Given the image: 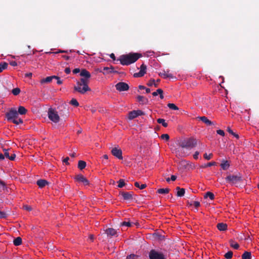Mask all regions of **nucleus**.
Segmentation results:
<instances>
[{"instance_id": "53", "label": "nucleus", "mask_w": 259, "mask_h": 259, "mask_svg": "<svg viewBox=\"0 0 259 259\" xmlns=\"http://www.w3.org/2000/svg\"><path fill=\"white\" fill-rule=\"evenodd\" d=\"M215 162H209L208 163H207L206 165H205L204 166V167H206V166H211L212 165H213L215 164Z\"/></svg>"}, {"instance_id": "59", "label": "nucleus", "mask_w": 259, "mask_h": 259, "mask_svg": "<svg viewBox=\"0 0 259 259\" xmlns=\"http://www.w3.org/2000/svg\"><path fill=\"white\" fill-rule=\"evenodd\" d=\"M0 185L2 186L3 187V188L4 189L5 187V185H5V183L4 182L1 181L0 182Z\"/></svg>"}, {"instance_id": "34", "label": "nucleus", "mask_w": 259, "mask_h": 259, "mask_svg": "<svg viewBox=\"0 0 259 259\" xmlns=\"http://www.w3.org/2000/svg\"><path fill=\"white\" fill-rule=\"evenodd\" d=\"M227 131L228 132L231 134V135H232L233 136H234L235 138H236L237 139H238L239 138V135L233 132V131L229 127L227 129Z\"/></svg>"}, {"instance_id": "47", "label": "nucleus", "mask_w": 259, "mask_h": 259, "mask_svg": "<svg viewBox=\"0 0 259 259\" xmlns=\"http://www.w3.org/2000/svg\"><path fill=\"white\" fill-rule=\"evenodd\" d=\"M199 152L196 151L193 155V157L195 159H197L198 158V155H199Z\"/></svg>"}, {"instance_id": "3", "label": "nucleus", "mask_w": 259, "mask_h": 259, "mask_svg": "<svg viewBox=\"0 0 259 259\" xmlns=\"http://www.w3.org/2000/svg\"><path fill=\"white\" fill-rule=\"evenodd\" d=\"M142 57L139 53H129L126 55H123L120 56L118 59L121 64L123 65H128L135 62L139 58Z\"/></svg>"}, {"instance_id": "4", "label": "nucleus", "mask_w": 259, "mask_h": 259, "mask_svg": "<svg viewBox=\"0 0 259 259\" xmlns=\"http://www.w3.org/2000/svg\"><path fill=\"white\" fill-rule=\"evenodd\" d=\"M8 121L18 125L23 123L22 119L18 117V113L15 108H11L9 112L6 114Z\"/></svg>"}, {"instance_id": "7", "label": "nucleus", "mask_w": 259, "mask_h": 259, "mask_svg": "<svg viewBox=\"0 0 259 259\" xmlns=\"http://www.w3.org/2000/svg\"><path fill=\"white\" fill-rule=\"evenodd\" d=\"M74 179L78 182L82 183L84 186L90 185V183L88 180L82 175H76Z\"/></svg>"}, {"instance_id": "45", "label": "nucleus", "mask_w": 259, "mask_h": 259, "mask_svg": "<svg viewBox=\"0 0 259 259\" xmlns=\"http://www.w3.org/2000/svg\"><path fill=\"white\" fill-rule=\"evenodd\" d=\"M113 69V67L109 68V67H105L103 68L104 70L108 71V72H112Z\"/></svg>"}, {"instance_id": "9", "label": "nucleus", "mask_w": 259, "mask_h": 259, "mask_svg": "<svg viewBox=\"0 0 259 259\" xmlns=\"http://www.w3.org/2000/svg\"><path fill=\"white\" fill-rule=\"evenodd\" d=\"M117 90L119 92L127 91L129 89L128 85L123 82H120L115 85Z\"/></svg>"}, {"instance_id": "1", "label": "nucleus", "mask_w": 259, "mask_h": 259, "mask_svg": "<svg viewBox=\"0 0 259 259\" xmlns=\"http://www.w3.org/2000/svg\"><path fill=\"white\" fill-rule=\"evenodd\" d=\"M196 145V140L193 138L182 140L179 142V147L176 149L174 152L177 157H186L190 154V150L195 147Z\"/></svg>"}, {"instance_id": "22", "label": "nucleus", "mask_w": 259, "mask_h": 259, "mask_svg": "<svg viewBox=\"0 0 259 259\" xmlns=\"http://www.w3.org/2000/svg\"><path fill=\"white\" fill-rule=\"evenodd\" d=\"M86 166V162L82 160H79L78 163V167L82 170Z\"/></svg>"}, {"instance_id": "27", "label": "nucleus", "mask_w": 259, "mask_h": 259, "mask_svg": "<svg viewBox=\"0 0 259 259\" xmlns=\"http://www.w3.org/2000/svg\"><path fill=\"white\" fill-rule=\"evenodd\" d=\"M8 63L6 62H2L0 63V73L2 72L4 69H6L8 67Z\"/></svg>"}, {"instance_id": "19", "label": "nucleus", "mask_w": 259, "mask_h": 259, "mask_svg": "<svg viewBox=\"0 0 259 259\" xmlns=\"http://www.w3.org/2000/svg\"><path fill=\"white\" fill-rule=\"evenodd\" d=\"M56 77V76H48L46 77V78L42 79L40 82L41 83H45V82H50L53 78H55Z\"/></svg>"}, {"instance_id": "29", "label": "nucleus", "mask_w": 259, "mask_h": 259, "mask_svg": "<svg viewBox=\"0 0 259 259\" xmlns=\"http://www.w3.org/2000/svg\"><path fill=\"white\" fill-rule=\"evenodd\" d=\"M157 122L158 123L161 124L165 127H167L168 125L167 123L165 122L164 119L158 118L157 119Z\"/></svg>"}, {"instance_id": "6", "label": "nucleus", "mask_w": 259, "mask_h": 259, "mask_svg": "<svg viewBox=\"0 0 259 259\" xmlns=\"http://www.w3.org/2000/svg\"><path fill=\"white\" fill-rule=\"evenodd\" d=\"M48 114L49 118L54 123H58L59 121L60 117L56 111L52 109H49Z\"/></svg>"}, {"instance_id": "15", "label": "nucleus", "mask_w": 259, "mask_h": 259, "mask_svg": "<svg viewBox=\"0 0 259 259\" xmlns=\"http://www.w3.org/2000/svg\"><path fill=\"white\" fill-rule=\"evenodd\" d=\"M198 119L201 120L203 122L206 124L207 125H211L213 124V122L209 120L205 116H201L198 117Z\"/></svg>"}, {"instance_id": "55", "label": "nucleus", "mask_w": 259, "mask_h": 259, "mask_svg": "<svg viewBox=\"0 0 259 259\" xmlns=\"http://www.w3.org/2000/svg\"><path fill=\"white\" fill-rule=\"evenodd\" d=\"M136 112L137 114V116L143 114V112L142 111H141V110H136Z\"/></svg>"}, {"instance_id": "28", "label": "nucleus", "mask_w": 259, "mask_h": 259, "mask_svg": "<svg viewBox=\"0 0 259 259\" xmlns=\"http://www.w3.org/2000/svg\"><path fill=\"white\" fill-rule=\"evenodd\" d=\"M169 191V189L168 188L165 189H159L157 190V192L159 194H167Z\"/></svg>"}, {"instance_id": "5", "label": "nucleus", "mask_w": 259, "mask_h": 259, "mask_svg": "<svg viewBox=\"0 0 259 259\" xmlns=\"http://www.w3.org/2000/svg\"><path fill=\"white\" fill-rule=\"evenodd\" d=\"M226 180L227 182L234 185L237 184L239 182H241L242 179L241 176L239 175H228L226 178Z\"/></svg>"}, {"instance_id": "40", "label": "nucleus", "mask_w": 259, "mask_h": 259, "mask_svg": "<svg viewBox=\"0 0 259 259\" xmlns=\"http://www.w3.org/2000/svg\"><path fill=\"white\" fill-rule=\"evenodd\" d=\"M161 138L163 140H165L166 141H168L169 139V137L168 134H162L161 136Z\"/></svg>"}, {"instance_id": "39", "label": "nucleus", "mask_w": 259, "mask_h": 259, "mask_svg": "<svg viewBox=\"0 0 259 259\" xmlns=\"http://www.w3.org/2000/svg\"><path fill=\"white\" fill-rule=\"evenodd\" d=\"M124 181L123 179H120L118 181V187L119 188H122L125 185Z\"/></svg>"}, {"instance_id": "26", "label": "nucleus", "mask_w": 259, "mask_h": 259, "mask_svg": "<svg viewBox=\"0 0 259 259\" xmlns=\"http://www.w3.org/2000/svg\"><path fill=\"white\" fill-rule=\"evenodd\" d=\"M221 166L223 169L226 170L229 168V164L227 161H224L221 163Z\"/></svg>"}, {"instance_id": "36", "label": "nucleus", "mask_w": 259, "mask_h": 259, "mask_svg": "<svg viewBox=\"0 0 259 259\" xmlns=\"http://www.w3.org/2000/svg\"><path fill=\"white\" fill-rule=\"evenodd\" d=\"M70 104L75 107H77L79 105V103L75 99H72L70 101Z\"/></svg>"}, {"instance_id": "44", "label": "nucleus", "mask_w": 259, "mask_h": 259, "mask_svg": "<svg viewBox=\"0 0 259 259\" xmlns=\"http://www.w3.org/2000/svg\"><path fill=\"white\" fill-rule=\"evenodd\" d=\"M121 225L130 227L131 226V223L129 222H123L121 223Z\"/></svg>"}, {"instance_id": "8", "label": "nucleus", "mask_w": 259, "mask_h": 259, "mask_svg": "<svg viewBox=\"0 0 259 259\" xmlns=\"http://www.w3.org/2000/svg\"><path fill=\"white\" fill-rule=\"evenodd\" d=\"M4 157H6L7 158L11 160H14L16 157V155L13 151L10 149H4Z\"/></svg>"}, {"instance_id": "63", "label": "nucleus", "mask_w": 259, "mask_h": 259, "mask_svg": "<svg viewBox=\"0 0 259 259\" xmlns=\"http://www.w3.org/2000/svg\"><path fill=\"white\" fill-rule=\"evenodd\" d=\"M158 94H158V92H157V90L156 91V92H154L152 93V95L153 96H157Z\"/></svg>"}, {"instance_id": "49", "label": "nucleus", "mask_w": 259, "mask_h": 259, "mask_svg": "<svg viewBox=\"0 0 259 259\" xmlns=\"http://www.w3.org/2000/svg\"><path fill=\"white\" fill-rule=\"evenodd\" d=\"M193 204L196 208L200 206V203L198 201H194Z\"/></svg>"}, {"instance_id": "20", "label": "nucleus", "mask_w": 259, "mask_h": 259, "mask_svg": "<svg viewBox=\"0 0 259 259\" xmlns=\"http://www.w3.org/2000/svg\"><path fill=\"white\" fill-rule=\"evenodd\" d=\"M137 117V114L136 110L132 111L128 113V118L130 120Z\"/></svg>"}, {"instance_id": "31", "label": "nucleus", "mask_w": 259, "mask_h": 259, "mask_svg": "<svg viewBox=\"0 0 259 259\" xmlns=\"http://www.w3.org/2000/svg\"><path fill=\"white\" fill-rule=\"evenodd\" d=\"M167 106L172 110H179V108L173 103H168L167 104Z\"/></svg>"}, {"instance_id": "30", "label": "nucleus", "mask_w": 259, "mask_h": 259, "mask_svg": "<svg viewBox=\"0 0 259 259\" xmlns=\"http://www.w3.org/2000/svg\"><path fill=\"white\" fill-rule=\"evenodd\" d=\"M159 75L164 78H166L167 77H172V76L171 74H167L165 71L160 72L159 73Z\"/></svg>"}, {"instance_id": "41", "label": "nucleus", "mask_w": 259, "mask_h": 259, "mask_svg": "<svg viewBox=\"0 0 259 259\" xmlns=\"http://www.w3.org/2000/svg\"><path fill=\"white\" fill-rule=\"evenodd\" d=\"M147 85L148 86H150V87L152 86L153 85H154L155 87L157 86V84L155 83V80H150L147 83Z\"/></svg>"}, {"instance_id": "51", "label": "nucleus", "mask_w": 259, "mask_h": 259, "mask_svg": "<svg viewBox=\"0 0 259 259\" xmlns=\"http://www.w3.org/2000/svg\"><path fill=\"white\" fill-rule=\"evenodd\" d=\"M6 216V214L5 213L0 211V218H5Z\"/></svg>"}, {"instance_id": "42", "label": "nucleus", "mask_w": 259, "mask_h": 259, "mask_svg": "<svg viewBox=\"0 0 259 259\" xmlns=\"http://www.w3.org/2000/svg\"><path fill=\"white\" fill-rule=\"evenodd\" d=\"M212 156V154L211 153L209 154V155H207V153H205L204 154V158L207 160H209L211 158Z\"/></svg>"}, {"instance_id": "64", "label": "nucleus", "mask_w": 259, "mask_h": 259, "mask_svg": "<svg viewBox=\"0 0 259 259\" xmlns=\"http://www.w3.org/2000/svg\"><path fill=\"white\" fill-rule=\"evenodd\" d=\"M139 88L140 90H144V89H146V88H145L144 86H143V85H139Z\"/></svg>"}, {"instance_id": "33", "label": "nucleus", "mask_w": 259, "mask_h": 259, "mask_svg": "<svg viewBox=\"0 0 259 259\" xmlns=\"http://www.w3.org/2000/svg\"><path fill=\"white\" fill-rule=\"evenodd\" d=\"M20 90L19 88H18L14 89L12 91V93L15 96L18 95L20 93Z\"/></svg>"}, {"instance_id": "46", "label": "nucleus", "mask_w": 259, "mask_h": 259, "mask_svg": "<svg viewBox=\"0 0 259 259\" xmlns=\"http://www.w3.org/2000/svg\"><path fill=\"white\" fill-rule=\"evenodd\" d=\"M217 133L218 134L220 135H221L222 136H225V133H224V132L223 130H217Z\"/></svg>"}, {"instance_id": "50", "label": "nucleus", "mask_w": 259, "mask_h": 259, "mask_svg": "<svg viewBox=\"0 0 259 259\" xmlns=\"http://www.w3.org/2000/svg\"><path fill=\"white\" fill-rule=\"evenodd\" d=\"M23 207L25 209L28 210V211H30L32 209L31 207L28 205H25L23 206Z\"/></svg>"}, {"instance_id": "16", "label": "nucleus", "mask_w": 259, "mask_h": 259, "mask_svg": "<svg viewBox=\"0 0 259 259\" xmlns=\"http://www.w3.org/2000/svg\"><path fill=\"white\" fill-rule=\"evenodd\" d=\"M217 227L220 231H224L227 229V225L225 223H220L218 224Z\"/></svg>"}, {"instance_id": "17", "label": "nucleus", "mask_w": 259, "mask_h": 259, "mask_svg": "<svg viewBox=\"0 0 259 259\" xmlns=\"http://www.w3.org/2000/svg\"><path fill=\"white\" fill-rule=\"evenodd\" d=\"M36 184L40 188H42L48 185L49 183L45 180L40 179L37 181Z\"/></svg>"}, {"instance_id": "57", "label": "nucleus", "mask_w": 259, "mask_h": 259, "mask_svg": "<svg viewBox=\"0 0 259 259\" xmlns=\"http://www.w3.org/2000/svg\"><path fill=\"white\" fill-rule=\"evenodd\" d=\"M177 179V177L176 176H174V175H172L171 176V178H170V179L171 180H172V181H174L176 180Z\"/></svg>"}, {"instance_id": "2", "label": "nucleus", "mask_w": 259, "mask_h": 259, "mask_svg": "<svg viewBox=\"0 0 259 259\" xmlns=\"http://www.w3.org/2000/svg\"><path fill=\"white\" fill-rule=\"evenodd\" d=\"M80 75L82 78L79 81L76 82V84L74 86V89L78 93L84 94L87 91H91V89L88 86V83L91 75L86 69H82L81 70Z\"/></svg>"}, {"instance_id": "43", "label": "nucleus", "mask_w": 259, "mask_h": 259, "mask_svg": "<svg viewBox=\"0 0 259 259\" xmlns=\"http://www.w3.org/2000/svg\"><path fill=\"white\" fill-rule=\"evenodd\" d=\"M157 92H158V94L160 95V98L161 99H162L164 98L163 95V91L161 89H158L157 90Z\"/></svg>"}, {"instance_id": "56", "label": "nucleus", "mask_w": 259, "mask_h": 259, "mask_svg": "<svg viewBox=\"0 0 259 259\" xmlns=\"http://www.w3.org/2000/svg\"><path fill=\"white\" fill-rule=\"evenodd\" d=\"M10 64L13 66H16L17 65V63L15 62V61H12L11 63H10Z\"/></svg>"}, {"instance_id": "10", "label": "nucleus", "mask_w": 259, "mask_h": 259, "mask_svg": "<svg viewBox=\"0 0 259 259\" xmlns=\"http://www.w3.org/2000/svg\"><path fill=\"white\" fill-rule=\"evenodd\" d=\"M150 259H164L162 253H159L155 250H151L149 253Z\"/></svg>"}, {"instance_id": "25", "label": "nucleus", "mask_w": 259, "mask_h": 259, "mask_svg": "<svg viewBox=\"0 0 259 259\" xmlns=\"http://www.w3.org/2000/svg\"><path fill=\"white\" fill-rule=\"evenodd\" d=\"M139 102H141L143 104L146 103L148 102V100L142 96H139L137 97Z\"/></svg>"}, {"instance_id": "38", "label": "nucleus", "mask_w": 259, "mask_h": 259, "mask_svg": "<svg viewBox=\"0 0 259 259\" xmlns=\"http://www.w3.org/2000/svg\"><path fill=\"white\" fill-rule=\"evenodd\" d=\"M232 255H233V252L231 251H228V252H227L225 254V257L227 258V259H230L232 258Z\"/></svg>"}, {"instance_id": "62", "label": "nucleus", "mask_w": 259, "mask_h": 259, "mask_svg": "<svg viewBox=\"0 0 259 259\" xmlns=\"http://www.w3.org/2000/svg\"><path fill=\"white\" fill-rule=\"evenodd\" d=\"M5 157L4 154L0 153V160H3L4 159Z\"/></svg>"}, {"instance_id": "23", "label": "nucleus", "mask_w": 259, "mask_h": 259, "mask_svg": "<svg viewBox=\"0 0 259 259\" xmlns=\"http://www.w3.org/2000/svg\"><path fill=\"white\" fill-rule=\"evenodd\" d=\"M14 244L16 246L20 245L22 243V239L20 237L15 238L13 241Z\"/></svg>"}, {"instance_id": "48", "label": "nucleus", "mask_w": 259, "mask_h": 259, "mask_svg": "<svg viewBox=\"0 0 259 259\" xmlns=\"http://www.w3.org/2000/svg\"><path fill=\"white\" fill-rule=\"evenodd\" d=\"M55 79L57 80V83L58 84H61L62 83V81L60 80V78L57 76H56V77H55Z\"/></svg>"}, {"instance_id": "32", "label": "nucleus", "mask_w": 259, "mask_h": 259, "mask_svg": "<svg viewBox=\"0 0 259 259\" xmlns=\"http://www.w3.org/2000/svg\"><path fill=\"white\" fill-rule=\"evenodd\" d=\"M209 197L211 200H213V199H214V196L213 194V193H212L211 192H207L206 193V194H205V195L204 197H205V198H207V197Z\"/></svg>"}, {"instance_id": "13", "label": "nucleus", "mask_w": 259, "mask_h": 259, "mask_svg": "<svg viewBox=\"0 0 259 259\" xmlns=\"http://www.w3.org/2000/svg\"><path fill=\"white\" fill-rule=\"evenodd\" d=\"M104 231L107 235L110 237L115 236L117 233L116 230L113 228H108Z\"/></svg>"}, {"instance_id": "58", "label": "nucleus", "mask_w": 259, "mask_h": 259, "mask_svg": "<svg viewBox=\"0 0 259 259\" xmlns=\"http://www.w3.org/2000/svg\"><path fill=\"white\" fill-rule=\"evenodd\" d=\"M69 159V157H66V158L63 160V162H65V163H66L67 164H68V161Z\"/></svg>"}, {"instance_id": "37", "label": "nucleus", "mask_w": 259, "mask_h": 259, "mask_svg": "<svg viewBox=\"0 0 259 259\" xmlns=\"http://www.w3.org/2000/svg\"><path fill=\"white\" fill-rule=\"evenodd\" d=\"M230 245L231 247H233L235 249H238L239 247V245L238 243H234V242L233 241H230Z\"/></svg>"}, {"instance_id": "14", "label": "nucleus", "mask_w": 259, "mask_h": 259, "mask_svg": "<svg viewBox=\"0 0 259 259\" xmlns=\"http://www.w3.org/2000/svg\"><path fill=\"white\" fill-rule=\"evenodd\" d=\"M120 194L125 200H130L133 198L132 194L131 193L122 192L120 193Z\"/></svg>"}, {"instance_id": "18", "label": "nucleus", "mask_w": 259, "mask_h": 259, "mask_svg": "<svg viewBox=\"0 0 259 259\" xmlns=\"http://www.w3.org/2000/svg\"><path fill=\"white\" fill-rule=\"evenodd\" d=\"M176 189L177 191V195L179 197H182L184 195L185 193V190L183 188H180V187H177Z\"/></svg>"}, {"instance_id": "11", "label": "nucleus", "mask_w": 259, "mask_h": 259, "mask_svg": "<svg viewBox=\"0 0 259 259\" xmlns=\"http://www.w3.org/2000/svg\"><path fill=\"white\" fill-rule=\"evenodd\" d=\"M146 69H147L146 66L145 64H142L141 67H140V71L139 72H138V73H134V76L135 77H142L146 73Z\"/></svg>"}, {"instance_id": "24", "label": "nucleus", "mask_w": 259, "mask_h": 259, "mask_svg": "<svg viewBox=\"0 0 259 259\" xmlns=\"http://www.w3.org/2000/svg\"><path fill=\"white\" fill-rule=\"evenodd\" d=\"M27 112V110L23 106H20L18 108V114H20L21 115L25 114Z\"/></svg>"}, {"instance_id": "54", "label": "nucleus", "mask_w": 259, "mask_h": 259, "mask_svg": "<svg viewBox=\"0 0 259 259\" xmlns=\"http://www.w3.org/2000/svg\"><path fill=\"white\" fill-rule=\"evenodd\" d=\"M65 72L67 74H69L71 72L70 69L69 68H66L65 69Z\"/></svg>"}, {"instance_id": "61", "label": "nucleus", "mask_w": 259, "mask_h": 259, "mask_svg": "<svg viewBox=\"0 0 259 259\" xmlns=\"http://www.w3.org/2000/svg\"><path fill=\"white\" fill-rule=\"evenodd\" d=\"M135 257V255H130L129 256H127L126 257V259H131L132 257L134 258Z\"/></svg>"}, {"instance_id": "60", "label": "nucleus", "mask_w": 259, "mask_h": 259, "mask_svg": "<svg viewBox=\"0 0 259 259\" xmlns=\"http://www.w3.org/2000/svg\"><path fill=\"white\" fill-rule=\"evenodd\" d=\"M110 57L111 58L113 59V60L115 59V56L113 53H112L110 54Z\"/></svg>"}, {"instance_id": "12", "label": "nucleus", "mask_w": 259, "mask_h": 259, "mask_svg": "<svg viewBox=\"0 0 259 259\" xmlns=\"http://www.w3.org/2000/svg\"><path fill=\"white\" fill-rule=\"evenodd\" d=\"M112 154L119 159H122V151L117 147L113 148L111 150Z\"/></svg>"}, {"instance_id": "52", "label": "nucleus", "mask_w": 259, "mask_h": 259, "mask_svg": "<svg viewBox=\"0 0 259 259\" xmlns=\"http://www.w3.org/2000/svg\"><path fill=\"white\" fill-rule=\"evenodd\" d=\"M80 71L81 72L79 68H75L73 70V73L74 74H76L77 73H79Z\"/></svg>"}, {"instance_id": "35", "label": "nucleus", "mask_w": 259, "mask_h": 259, "mask_svg": "<svg viewBox=\"0 0 259 259\" xmlns=\"http://www.w3.org/2000/svg\"><path fill=\"white\" fill-rule=\"evenodd\" d=\"M135 186L139 188L140 189H143L146 187V184H142L141 185L139 184L138 182H136L135 183Z\"/></svg>"}, {"instance_id": "21", "label": "nucleus", "mask_w": 259, "mask_h": 259, "mask_svg": "<svg viewBox=\"0 0 259 259\" xmlns=\"http://www.w3.org/2000/svg\"><path fill=\"white\" fill-rule=\"evenodd\" d=\"M242 259H251V252L245 251L242 255Z\"/></svg>"}]
</instances>
